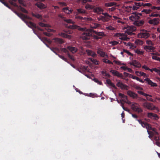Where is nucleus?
<instances>
[{
	"instance_id": "obj_1",
	"label": "nucleus",
	"mask_w": 160,
	"mask_h": 160,
	"mask_svg": "<svg viewBox=\"0 0 160 160\" xmlns=\"http://www.w3.org/2000/svg\"><path fill=\"white\" fill-rule=\"evenodd\" d=\"M136 120L142 127L147 128L148 134H149V137L150 138L154 137L155 141L160 139V137L158 136V133L155 128H152L150 124L142 121L141 120L137 119Z\"/></svg>"
},
{
	"instance_id": "obj_2",
	"label": "nucleus",
	"mask_w": 160,
	"mask_h": 160,
	"mask_svg": "<svg viewBox=\"0 0 160 160\" xmlns=\"http://www.w3.org/2000/svg\"><path fill=\"white\" fill-rule=\"evenodd\" d=\"M134 4L132 6H131L130 7V9H133L134 10H136L139 9L140 7L142 6H146L148 7L152 6V5L150 3L143 4L141 2H135Z\"/></svg>"
},
{
	"instance_id": "obj_3",
	"label": "nucleus",
	"mask_w": 160,
	"mask_h": 160,
	"mask_svg": "<svg viewBox=\"0 0 160 160\" xmlns=\"http://www.w3.org/2000/svg\"><path fill=\"white\" fill-rule=\"evenodd\" d=\"M150 35L148 31L144 29H142L141 30L140 32L138 34V37L139 38L147 39L150 36Z\"/></svg>"
},
{
	"instance_id": "obj_4",
	"label": "nucleus",
	"mask_w": 160,
	"mask_h": 160,
	"mask_svg": "<svg viewBox=\"0 0 160 160\" xmlns=\"http://www.w3.org/2000/svg\"><path fill=\"white\" fill-rule=\"evenodd\" d=\"M142 15L141 13L138 12L133 13L132 15L129 17V19L132 21H134L136 22L139 19L140 16Z\"/></svg>"
},
{
	"instance_id": "obj_5",
	"label": "nucleus",
	"mask_w": 160,
	"mask_h": 160,
	"mask_svg": "<svg viewBox=\"0 0 160 160\" xmlns=\"http://www.w3.org/2000/svg\"><path fill=\"white\" fill-rule=\"evenodd\" d=\"M64 32H61L59 34L60 36L63 38H67L68 39H70L71 38V36L67 34V33L71 34L72 32V31L70 30H64Z\"/></svg>"
},
{
	"instance_id": "obj_6",
	"label": "nucleus",
	"mask_w": 160,
	"mask_h": 160,
	"mask_svg": "<svg viewBox=\"0 0 160 160\" xmlns=\"http://www.w3.org/2000/svg\"><path fill=\"white\" fill-rule=\"evenodd\" d=\"M132 108L133 111L138 113L142 112H143L142 109L140 107L139 105L136 103L132 104Z\"/></svg>"
},
{
	"instance_id": "obj_7",
	"label": "nucleus",
	"mask_w": 160,
	"mask_h": 160,
	"mask_svg": "<svg viewBox=\"0 0 160 160\" xmlns=\"http://www.w3.org/2000/svg\"><path fill=\"white\" fill-rule=\"evenodd\" d=\"M92 34L90 32L88 31H85L81 35V38L83 40H88L90 39Z\"/></svg>"
},
{
	"instance_id": "obj_8",
	"label": "nucleus",
	"mask_w": 160,
	"mask_h": 160,
	"mask_svg": "<svg viewBox=\"0 0 160 160\" xmlns=\"http://www.w3.org/2000/svg\"><path fill=\"white\" fill-rule=\"evenodd\" d=\"M143 106L148 109L151 110H155L156 108V107L153 105V103L147 102L143 103Z\"/></svg>"
},
{
	"instance_id": "obj_9",
	"label": "nucleus",
	"mask_w": 160,
	"mask_h": 160,
	"mask_svg": "<svg viewBox=\"0 0 160 160\" xmlns=\"http://www.w3.org/2000/svg\"><path fill=\"white\" fill-rule=\"evenodd\" d=\"M129 64L131 65H132L136 68H139L141 66V64L140 62L136 60H133L132 62H130Z\"/></svg>"
},
{
	"instance_id": "obj_10",
	"label": "nucleus",
	"mask_w": 160,
	"mask_h": 160,
	"mask_svg": "<svg viewBox=\"0 0 160 160\" xmlns=\"http://www.w3.org/2000/svg\"><path fill=\"white\" fill-rule=\"evenodd\" d=\"M116 85L118 87L122 89H125L126 90H128V86L124 84L120 81L117 83Z\"/></svg>"
},
{
	"instance_id": "obj_11",
	"label": "nucleus",
	"mask_w": 160,
	"mask_h": 160,
	"mask_svg": "<svg viewBox=\"0 0 160 160\" xmlns=\"http://www.w3.org/2000/svg\"><path fill=\"white\" fill-rule=\"evenodd\" d=\"M159 19L158 18H154L153 19H150L148 22L151 24L153 25H157L159 23Z\"/></svg>"
},
{
	"instance_id": "obj_12",
	"label": "nucleus",
	"mask_w": 160,
	"mask_h": 160,
	"mask_svg": "<svg viewBox=\"0 0 160 160\" xmlns=\"http://www.w3.org/2000/svg\"><path fill=\"white\" fill-rule=\"evenodd\" d=\"M147 116L149 118L155 120L158 119V117L157 114L152 112H148L147 114Z\"/></svg>"
},
{
	"instance_id": "obj_13",
	"label": "nucleus",
	"mask_w": 160,
	"mask_h": 160,
	"mask_svg": "<svg viewBox=\"0 0 160 160\" xmlns=\"http://www.w3.org/2000/svg\"><path fill=\"white\" fill-rule=\"evenodd\" d=\"M110 72L112 73L113 75L118 77L122 78L123 76L121 73L115 70H111L110 71Z\"/></svg>"
},
{
	"instance_id": "obj_14",
	"label": "nucleus",
	"mask_w": 160,
	"mask_h": 160,
	"mask_svg": "<svg viewBox=\"0 0 160 160\" xmlns=\"http://www.w3.org/2000/svg\"><path fill=\"white\" fill-rule=\"evenodd\" d=\"M144 81H147L148 83L151 85V87H157V84L156 83L153 82L148 78H145Z\"/></svg>"
},
{
	"instance_id": "obj_15",
	"label": "nucleus",
	"mask_w": 160,
	"mask_h": 160,
	"mask_svg": "<svg viewBox=\"0 0 160 160\" xmlns=\"http://www.w3.org/2000/svg\"><path fill=\"white\" fill-rule=\"evenodd\" d=\"M24 22L26 24L28 27L31 28H37L36 24L31 22L24 21Z\"/></svg>"
},
{
	"instance_id": "obj_16",
	"label": "nucleus",
	"mask_w": 160,
	"mask_h": 160,
	"mask_svg": "<svg viewBox=\"0 0 160 160\" xmlns=\"http://www.w3.org/2000/svg\"><path fill=\"white\" fill-rule=\"evenodd\" d=\"M86 52L88 56H90L94 58L97 56L96 54L91 50L87 49L86 50Z\"/></svg>"
},
{
	"instance_id": "obj_17",
	"label": "nucleus",
	"mask_w": 160,
	"mask_h": 160,
	"mask_svg": "<svg viewBox=\"0 0 160 160\" xmlns=\"http://www.w3.org/2000/svg\"><path fill=\"white\" fill-rule=\"evenodd\" d=\"M97 50V53L99 54L100 56L104 57L105 56H107V55H106L105 52L103 51L102 49L98 48Z\"/></svg>"
},
{
	"instance_id": "obj_18",
	"label": "nucleus",
	"mask_w": 160,
	"mask_h": 160,
	"mask_svg": "<svg viewBox=\"0 0 160 160\" xmlns=\"http://www.w3.org/2000/svg\"><path fill=\"white\" fill-rule=\"evenodd\" d=\"M127 94L133 98H137L138 97V95L137 94L130 90H129L127 92Z\"/></svg>"
},
{
	"instance_id": "obj_19",
	"label": "nucleus",
	"mask_w": 160,
	"mask_h": 160,
	"mask_svg": "<svg viewBox=\"0 0 160 160\" xmlns=\"http://www.w3.org/2000/svg\"><path fill=\"white\" fill-rule=\"evenodd\" d=\"M67 48L72 53H75L78 51V49L77 48L71 46H68Z\"/></svg>"
},
{
	"instance_id": "obj_20",
	"label": "nucleus",
	"mask_w": 160,
	"mask_h": 160,
	"mask_svg": "<svg viewBox=\"0 0 160 160\" xmlns=\"http://www.w3.org/2000/svg\"><path fill=\"white\" fill-rule=\"evenodd\" d=\"M53 40L56 44H61L64 42L63 40L61 38H54Z\"/></svg>"
},
{
	"instance_id": "obj_21",
	"label": "nucleus",
	"mask_w": 160,
	"mask_h": 160,
	"mask_svg": "<svg viewBox=\"0 0 160 160\" xmlns=\"http://www.w3.org/2000/svg\"><path fill=\"white\" fill-rule=\"evenodd\" d=\"M88 66H83L79 69L78 71L79 72L84 74L86 71H88Z\"/></svg>"
},
{
	"instance_id": "obj_22",
	"label": "nucleus",
	"mask_w": 160,
	"mask_h": 160,
	"mask_svg": "<svg viewBox=\"0 0 160 160\" xmlns=\"http://www.w3.org/2000/svg\"><path fill=\"white\" fill-rule=\"evenodd\" d=\"M35 5L41 9L45 8V5L43 3L39 2H37Z\"/></svg>"
},
{
	"instance_id": "obj_23",
	"label": "nucleus",
	"mask_w": 160,
	"mask_h": 160,
	"mask_svg": "<svg viewBox=\"0 0 160 160\" xmlns=\"http://www.w3.org/2000/svg\"><path fill=\"white\" fill-rule=\"evenodd\" d=\"M93 11L95 12L98 14H100L101 12H103L104 11L100 7H96L94 8Z\"/></svg>"
},
{
	"instance_id": "obj_24",
	"label": "nucleus",
	"mask_w": 160,
	"mask_h": 160,
	"mask_svg": "<svg viewBox=\"0 0 160 160\" xmlns=\"http://www.w3.org/2000/svg\"><path fill=\"white\" fill-rule=\"evenodd\" d=\"M159 12H152L151 14L149 15V16L150 17H160V13H159Z\"/></svg>"
},
{
	"instance_id": "obj_25",
	"label": "nucleus",
	"mask_w": 160,
	"mask_h": 160,
	"mask_svg": "<svg viewBox=\"0 0 160 160\" xmlns=\"http://www.w3.org/2000/svg\"><path fill=\"white\" fill-rule=\"evenodd\" d=\"M151 54L152 55V58L153 59L160 62V58L157 56L156 53H152Z\"/></svg>"
},
{
	"instance_id": "obj_26",
	"label": "nucleus",
	"mask_w": 160,
	"mask_h": 160,
	"mask_svg": "<svg viewBox=\"0 0 160 160\" xmlns=\"http://www.w3.org/2000/svg\"><path fill=\"white\" fill-rule=\"evenodd\" d=\"M106 82L107 84L113 87L115 89L117 88L115 85L114 84V83L111 82L110 79H107L106 80Z\"/></svg>"
},
{
	"instance_id": "obj_27",
	"label": "nucleus",
	"mask_w": 160,
	"mask_h": 160,
	"mask_svg": "<svg viewBox=\"0 0 160 160\" xmlns=\"http://www.w3.org/2000/svg\"><path fill=\"white\" fill-rule=\"evenodd\" d=\"M75 18L81 20L82 22H84L85 21L88 20V18H83L79 16H76L75 17Z\"/></svg>"
},
{
	"instance_id": "obj_28",
	"label": "nucleus",
	"mask_w": 160,
	"mask_h": 160,
	"mask_svg": "<svg viewBox=\"0 0 160 160\" xmlns=\"http://www.w3.org/2000/svg\"><path fill=\"white\" fill-rule=\"evenodd\" d=\"M144 49L146 50L153 51L155 49V48L152 46H145L144 47Z\"/></svg>"
},
{
	"instance_id": "obj_29",
	"label": "nucleus",
	"mask_w": 160,
	"mask_h": 160,
	"mask_svg": "<svg viewBox=\"0 0 160 160\" xmlns=\"http://www.w3.org/2000/svg\"><path fill=\"white\" fill-rule=\"evenodd\" d=\"M135 73L137 76H142L144 77L146 76V74L143 72H139V71H136Z\"/></svg>"
},
{
	"instance_id": "obj_30",
	"label": "nucleus",
	"mask_w": 160,
	"mask_h": 160,
	"mask_svg": "<svg viewBox=\"0 0 160 160\" xmlns=\"http://www.w3.org/2000/svg\"><path fill=\"white\" fill-rule=\"evenodd\" d=\"M15 13L23 21H26L24 20V17L25 15H24L22 13H19L17 12H15Z\"/></svg>"
},
{
	"instance_id": "obj_31",
	"label": "nucleus",
	"mask_w": 160,
	"mask_h": 160,
	"mask_svg": "<svg viewBox=\"0 0 160 160\" xmlns=\"http://www.w3.org/2000/svg\"><path fill=\"white\" fill-rule=\"evenodd\" d=\"M93 32L94 33L98 36L102 37L105 36L104 33L103 32H98L95 31H93Z\"/></svg>"
},
{
	"instance_id": "obj_32",
	"label": "nucleus",
	"mask_w": 160,
	"mask_h": 160,
	"mask_svg": "<svg viewBox=\"0 0 160 160\" xmlns=\"http://www.w3.org/2000/svg\"><path fill=\"white\" fill-rule=\"evenodd\" d=\"M134 23H135V24L137 26H141L143 25L144 23V21H143V20H138Z\"/></svg>"
},
{
	"instance_id": "obj_33",
	"label": "nucleus",
	"mask_w": 160,
	"mask_h": 160,
	"mask_svg": "<svg viewBox=\"0 0 160 160\" xmlns=\"http://www.w3.org/2000/svg\"><path fill=\"white\" fill-rule=\"evenodd\" d=\"M66 27L68 28H70L71 29H75L77 28V26L74 24L69 25H67L66 26Z\"/></svg>"
},
{
	"instance_id": "obj_34",
	"label": "nucleus",
	"mask_w": 160,
	"mask_h": 160,
	"mask_svg": "<svg viewBox=\"0 0 160 160\" xmlns=\"http://www.w3.org/2000/svg\"><path fill=\"white\" fill-rule=\"evenodd\" d=\"M151 12H152V10L150 9H143L142 11V12H144L146 14H151Z\"/></svg>"
},
{
	"instance_id": "obj_35",
	"label": "nucleus",
	"mask_w": 160,
	"mask_h": 160,
	"mask_svg": "<svg viewBox=\"0 0 160 160\" xmlns=\"http://www.w3.org/2000/svg\"><path fill=\"white\" fill-rule=\"evenodd\" d=\"M116 4V3L114 2H110L106 3L105 4V6L107 7H111Z\"/></svg>"
},
{
	"instance_id": "obj_36",
	"label": "nucleus",
	"mask_w": 160,
	"mask_h": 160,
	"mask_svg": "<svg viewBox=\"0 0 160 160\" xmlns=\"http://www.w3.org/2000/svg\"><path fill=\"white\" fill-rule=\"evenodd\" d=\"M100 20L103 22H105L108 21L109 19L105 16H101L100 17Z\"/></svg>"
},
{
	"instance_id": "obj_37",
	"label": "nucleus",
	"mask_w": 160,
	"mask_h": 160,
	"mask_svg": "<svg viewBox=\"0 0 160 160\" xmlns=\"http://www.w3.org/2000/svg\"><path fill=\"white\" fill-rule=\"evenodd\" d=\"M102 61L103 62L106 63H108V64H113V63L110 61V60H108V59H106V58H103L102 59Z\"/></svg>"
},
{
	"instance_id": "obj_38",
	"label": "nucleus",
	"mask_w": 160,
	"mask_h": 160,
	"mask_svg": "<svg viewBox=\"0 0 160 160\" xmlns=\"http://www.w3.org/2000/svg\"><path fill=\"white\" fill-rule=\"evenodd\" d=\"M64 21L68 23L74 24L75 22L71 19H65L63 20Z\"/></svg>"
},
{
	"instance_id": "obj_39",
	"label": "nucleus",
	"mask_w": 160,
	"mask_h": 160,
	"mask_svg": "<svg viewBox=\"0 0 160 160\" xmlns=\"http://www.w3.org/2000/svg\"><path fill=\"white\" fill-rule=\"evenodd\" d=\"M38 24L40 26L42 27H50L49 25L43 23L42 22H39Z\"/></svg>"
},
{
	"instance_id": "obj_40",
	"label": "nucleus",
	"mask_w": 160,
	"mask_h": 160,
	"mask_svg": "<svg viewBox=\"0 0 160 160\" xmlns=\"http://www.w3.org/2000/svg\"><path fill=\"white\" fill-rule=\"evenodd\" d=\"M135 43L137 45H142L143 44V42L141 40L137 39L135 41Z\"/></svg>"
},
{
	"instance_id": "obj_41",
	"label": "nucleus",
	"mask_w": 160,
	"mask_h": 160,
	"mask_svg": "<svg viewBox=\"0 0 160 160\" xmlns=\"http://www.w3.org/2000/svg\"><path fill=\"white\" fill-rule=\"evenodd\" d=\"M119 39L122 40L126 41H128L129 39V38L127 37L126 36L124 35V34L121 37L119 38Z\"/></svg>"
},
{
	"instance_id": "obj_42",
	"label": "nucleus",
	"mask_w": 160,
	"mask_h": 160,
	"mask_svg": "<svg viewBox=\"0 0 160 160\" xmlns=\"http://www.w3.org/2000/svg\"><path fill=\"white\" fill-rule=\"evenodd\" d=\"M77 10L78 13L84 14L86 12L82 8L78 9Z\"/></svg>"
},
{
	"instance_id": "obj_43",
	"label": "nucleus",
	"mask_w": 160,
	"mask_h": 160,
	"mask_svg": "<svg viewBox=\"0 0 160 160\" xmlns=\"http://www.w3.org/2000/svg\"><path fill=\"white\" fill-rule=\"evenodd\" d=\"M102 14L104 15L103 16L105 17L108 18L109 19H110V18L112 17V16L109 14H108L107 13H103L102 12Z\"/></svg>"
},
{
	"instance_id": "obj_44",
	"label": "nucleus",
	"mask_w": 160,
	"mask_h": 160,
	"mask_svg": "<svg viewBox=\"0 0 160 160\" xmlns=\"http://www.w3.org/2000/svg\"><path fill=\"white\" fill-rule=\"evenodd\" d=\"M19 8L22 12L26 13H28V11L26 10L24 8L22 7L21 6H19Z\"/></svg>"
},
{
	"instance_id": "obj_45",
	"label": "nucleus",
	"mask_w": 160,
	"mask_h": 160,
	"mask_svg": "<svg viewBox=\"0 0 160 160\" xmlns=\"http://www.w3.org/2000/svg\"><path fill=\"white\" fill-rule=\"evenodd\" d=\"M153 70L157 72L159 76H160V68H153Z\"/></svg>"
},
{
	"instance_id": "obj_46",
	"label": "nucleus",
	"mask_w": 160,
	"mask_h": 160,
	"mask_svg": "<svg viewBox=\"0 0 160 160\" xmlns=\"http://www.w3.org/2000/svg\"><path fill=\"white\" fill-rule=\"evenodd\" d=\"M32 15L33 16L35 17L38 19L41 18L42 17L41 15L38 14H35L34 13H32Z\"/></svg>"
},
{
	"instance_id": "obj_47",
	"label": "nucleus",
	"mask_w": 160,
	"mask_h": 160,
	"mask_svg": "<svg viewBox=\"0 0 160 160\" xmlns=\"http://www.w3.org/2000/svg\"><path fill=\"white\" fill-rule=\"evenodd\" d=\"M119 96L122 98H124L125 99H127V96L121 93H119L118 94Z\"/></svg>"
},
{
	"instance_id": "obj_48",
	"label": "nucleus",
	"mask_w": 160,
	"mask_h": 160,
	"mask_svg": "<svg viewBox=\"0 0 160 160\" xmlns=\"http://www.w3.org/2000/svg\"><path fill=\"white\" fill-rule=\"evenodd\" d=\"M113 62H114L116 64L118 65H125L124 63H121V62L118 61L114 60Z\"/></svg>"
},
{
	"instance_id": "obj_49",
	"label": "nucleus",
	"mask_w": 160,
	"mask_h": 160,
	"mask_svg": "<svg viewBox=\"0 0 160 160\" xmlns=\"http://www.w3.org/2000/svg\"><path fill=\"white\" fill-rule=\"evenodd\" d=\"M93 80L95 82L97 83L98 84L100 85H102V82L101 81H99L97 78H94Z\"/></svg>"
},
{
	"instance_id": "obj_50",
	"label": "nucleus",
	"mask_w": 160,
	"mask_h": 160,
	"mask_svg": "<svg viewBox=\"0 0 160 160\" xmlns=\"http://www.w3.org/2000/svg\"><path fill=\"white\" fill-rule=\"evenodd\" d=\"M123 52H124V53H127L128 55H131V56H133V54L132 53H131L128 50L126 49H123Z\"/></svg>"
},
{
	"instance_id": "obj_51",
	"label": "nucleus",
	"mask_w": 160,
	"mask_h": 160,
	"mask_svg": "<svg viewBox=\"0 0 160 160\" xmlns=\"http://www.w3.org/2000/svg\"><path fill=\"white\" fill-rule=\"evenodd\" d=\"M122 102H123L125 103H127L129 105H130L132 104V102H131L129 101L128 99V97L127 98V99H126V100H124L123 99H122Z\"/></svg>"
},
{
	"instance_id": "obj_52",
	"label": "nucleus",
	"mask_w": 160,
	"mask_h": 160,
	"mask_svg": "<svg viewBox=\"0 0 160 160\" xmlns=\"http://www.w3.org/2000/svg\"><path fill=\"white\" fill-rule=\"evenodd\" d=\"M123 43H124V45H126V46H130V48L131 47L132 48L133 47L132 43L129 42L128 43H127L126 42H123Z\"/></svg>"
},
{
	"instance_id": "obj_53",
	"label": "nucleus",
	"mask_w": 160,
	"mask_h": 160,
	"mask_svg": "<svg viewBox=\"0 0 160 160\" xmlns=\"http://www.w3.org/2000/svg\"><path fill=\"white\" fill-rule=\"evenodd\" d=\"M76 28H77L79 30L82 31H85L86 28H81L78 26H77Z\"/></svg>"
},
{
	"instance_id": "obj_54",
	"label": "nucleus",
	"mask_w": 160,
	"mask_h": 160,
	"mask_svg": "<svg viewBox=\"0 0 160 160\" xmlns=\"http://www.w3.org/2000/svg\"><path fill=\"white\" fill-rule=\"evenodd\" d=\"M118 43V42L116 41H113L110 42V44L113 46L117 45Z\"/></svg>"
},
{
	"instance_id": "obj_55",
	"label": "nucleus",
	"mask_w": 160,
	"mask_h": 160,
	"mask_svg": "<svg viewBox=\"0 0 160 160\" xmlns=\"http://www.w3.org/2000/svg\"><path fill=\"white\" fill-rule=\"evenodd\" d=\"M93 37L94 39H96L97 40H98L99 39H101V37H98L97 35H93Z\"/></svg>"
},
{
	"instance_id": "obj_56",
	"label": "nucleus",
	"mask_w": 160,
	"mask_h": 160,
	"mask_svg": "<svg viewBox=\"0 0 160 160\" xmlns=\"http://www.w3.org/2000/svg\"><path fill=\"white\" fill-rule=\"evenodd\" d=\"M151 9L152 10H155L156 9L158 10H160V7H155V6H152L151 7Z\"/></svg>"
},
{
	"instance_id": "obj_57",
	"label": "nucleus",
	"mask_w": 160,
	"mask_h": 160,
	"mask_svg": "<svg viewBox=\"0 0 160 160\" xmlns=\"http://www.w3.org/2000/svg\"><path fill=\"white\" fill-rule=\"evenodd\" d=\"M135 52L138 54H142L143 53V52L142 51H141L139 49H137L135 51Z\"/></svg>"
},
{
	"instance_id": "obj_58",
	"label": "nucleus",
	"mask_w": 160,
	"mask_h": 160,
	"mask_svg": "<svg viewBox=\"0 0 160 160\" xmlns=\"http://www.w3.org/2000/svg\"><path fill=\"white\" fill-rule=\"evenodd\" d=\"M123 35V33H117L115 34V36L117 37H121Z\"/></svg>"
},
{
	"instance_id": "obj_59",
	"label": "nucleus",
	"mask_w": 160,
	"mask_h": 160,
	"mask_svg": "<svg viewBox=\"0 0 160 160\" xmlns=\"http://www.w3.org/2000/svg\"><path fill=\"white\" fill-rule=\"evenodd\" d=\"M43 33L46 36H48V37H50L52 35V34H51L49 32H43Z\"/></svg>"
},
{
	"instance_id": "obj_60",
	"label": "nucleus",
	"mask_w": 160,
	"mask_h": 160,
	"mask_svg": "<svg viewBox=\"0 0 160 160\" xmlns=\"http://www.w3.org/2000/svg\"><path fill=\"white\" fill-rule=\"evenodd\" d=\"M58 56L61 59L66 62H67V59L65 58L63 56L61 55H58Z\"/></svg>"
},
{
	"instance_id": "obj_61",
	"label": "nucleus",
	"mask_w": 160,
	"mask_h": 160,
	"mask_svg": "<svg viewBox=\"0 0 160 160\" xmlns=\"http://www.w3.org/2000/svg\"><path fill=\"white\" fill-rule=\"evenodd\" d=\"M62 51L67 53V54H68V53H69L68 51V50L66 48H62Z\"/></svg>"
},
{
	"instance_id": "obj_62",
	"label": "nucleus",
	"mask_w": 160,
	"mask_h": 160,
	"mask_svg": "<svg viewBox=\"0 0 160 160\" xmlns=\"http://www.w3.org/2000/svg\"><path fill=\"white\" fill-rule=\"evenodd\" d=\"M93 63L96 65H98L99 64V61L96 59H93Z\"/></svg>"
},
{
	"instance_id": "obj_63",
	"label": "nucleus",
	"mask_w": 160,
	"mask_h": 160,
	"mask_svg": "<svg viewBox=\"0 0 160 160\" xmlns=\"http://www.w3.org/2000/svg\"><path fill=\"white\" fill-rule=\"evenodd\" d=\"M58 3L60 5H62V6H67V4L65 2H59Z\"/></svg>"
},
{
	"instance_id": "obj_64",
	"label": "nucleus",
	"mask_w": 160,
	"mask_h": 160,
	"mask_svg": "<svg viewBox=\"0 0 160 160\" xmlns=\"http://www.w3.org/2000/svg\"><path fill=\"white\" fill-rule=\"evenodd\" d=\"M131 78L133 79L137 80V81L139 80V78L135 76L132 75Z\"/></svg>"
}]
</instances>
